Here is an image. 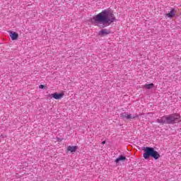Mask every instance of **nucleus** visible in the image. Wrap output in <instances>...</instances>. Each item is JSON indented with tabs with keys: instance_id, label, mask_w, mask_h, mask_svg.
I'll list each match as a JSON object with an SVG mask.
<instances>
[{
	"instance_id": "nucleus-11",
	"label": "nucleus",
	"mask_w": 181,
	"mask_h": 181,
	"mask_svg": "<svg viewBox=\"0 0 181 181\" xmlns=\"http://www.w3.org/2000/svg\"><path fill=\"white\" fill-rule=\"evenodd\" d=\"M125 159H127V158H125V156H119L115 160V162H116V163H119V162H121V160H125Z\"/></svg>"
},
{
	"instance_id": "nucleus-7",
	"label": "nucleus",
	"mask_w": 181,
	"mask_h": 181,
	"mask_svg": "<svg viewBox=\"0 0 181 181\" xmlns=\"http://www.w3.org/2000/svg\"><path fill=\"white\" fill-rule=\"evenodd\" d=\"M120 118L122 119H129V113L124 112L120 114Z\"/></svg>"
},
{
	"instance_id": "nucleus-2",
	"label": "nucleus",
	"mask_w": 181,
	"mask_h": 181,
	"mask_svg": "<svg viewBox=\"0 0 181 181\" xmlns=\"http://www.w3.org/2000/svg\"><path fill=\"white\" fill-rule=\"evenodd\" d=\"M181 118L180 115L177 113L171 114L169 115H165L160 117L156 120L158 124H161L164 125V124H177V122H180Z\"/></svg>"
},
{
	"instance_id": "nucleus-15",
	"label": "nucleus",
	"mask_w": 181,
	"mask_h": 181,
	"mask_svg": "<svg viewBox=\"0 0 181 181\" xmlns=\"http://www.w3.org/2000/svg\"><path fill=\"white\" fill-rule=\"evenodd\" d=\"M102 144H103V145L105 144V141H103L102 142Z\"/></svg>"
},
{
	"instance_id": "nucleus-3",
	"label": "nucleus",
	"mask_w": 181,
	"mask_h": 181,
	"mask_svg": "<svg viewBox=\"0 0 181 181\" xmlns=\"http://www.w3.org/2000/svg\"><path fill=\"white\" fill-rule=\"evenodd\" d=\"M144 151L143 158H144V159H148L151 157L156 159V160H158V159L160 158V154L152 147H146L144 148Z\"/></svg>"
},
{
	"instance_id": "nucleus-4",
	"label": "nucleus",
	"mask_w": 181,
	"mask_h": 181,
	"mask_svg": "<svg viewBox=\"0 0 181 181\" xmlns=\"http://www.w3.org/2000/svg\"><path fill=\"white\" fill-rule=\"evenodd\" d=\"M52 98H54V100H62L63 98V95H64V93H54L50 95Z\"/></svg>"
},
{
	"instance_id": "nucleus-5",
	"label": "nucleus",
	"mask_w": 181,
	"mask_h": 181,
	"mask_svg": "<svg viewBox=\"0 0 181 181\" xmlns=\"http://www.w3.org/2000/svg\"><path fill=\"white\" fill-rule=\"evenodd\" d=\"M111 33V31L107 28L102 29L100 31H99V36H105L107 35H110Z\"/></svg>"
},
{
	"instance_id": "nucleus-8",
	"label": "nucleus",
	"mask_w": 181,
	"mask_h": 181,
	"mask_svg": "<svg viewBox=\"0 0 181 181\" xmlns=\"http://www.w3.org/2000/svg\"><path fill=\"white\" fill-rule=\"evenodd\" d=\"M67 151L68 152H76V151H77V146H69L67 147Z\"/></svg>"
},
{
	"instance_id": "nucleus-9",
	"label": "nucleus",
	"mask_w": 181,
	"mask_h": 181,
	"mask_svg": "<svg viewBox=\"0 0 181 181\" xmlns=\"http://www.w3.org/2000/svg\"><path fill=\"white\" fill-rule=\"evenodd\" d=\"M175 8H173L170 13H166L165 16H168V18H173V16H175Z\"/></svg>"
},
{
	"instance_id": "nucleus-6",
	"label": "nucleus",
	"mask_w": 181,
	"mask_h": 181,
	"mask_svg": "<svg viewBox=\"0 0 181 181\" xmlns=\"http://www.w3.org/2000/svg\"><path fill=\"white\" fill-rule=\"evenodd\" d=\"M10 37H11L12 40H16V39L19 37V34H18V33L11 32Z\"/></svg>"
},
{
	"instance_id": "nucleus-1",
	"label": "nucleus",
	"mask_w": 181,
	"mask_h": 181,
	"mask_svg": "<svg viewBox=\"0 0 181 181\" xmlns=\"http://www.w3.org/2000/svg\"><path fill=\"white\" fill-rule=\"evenodd\" d=\"M114 22H115V16H114L112 11L110 9L103 10L96 16H94L92 19L93 25L99 28H107Z\"/></svg>"
},
{
	"instance_id": "nucleus-14",
	"label": "nucleus",
	"mask_w": 181,
	"mask_h": 181,
	"mask_svg": "<svg viewBox=\"0 0 181 181\" xmlns=\"http://www.w3.org/2000/svg\"><path fill=\"white\" fill-rule=\"evenodd\" d=\"M40 88H45V86L40 85Z\"/></svg>"
},
{
	"instance_id": "nucleus-10",
	"label": "nucleus",
	"mask_w": 181,
	"mask_h": 181,
	"mask_svg": "<svg viewBox=\"0 0 181 181\" xmlns=\"http://www.w3.org/2000/svg\"><path fill=\"white\" fill-rule=\"evenodd\" d=\"M155 87V85L153 83H149V84H146L143 86V88H146V90H151V88H153Z\"/></svg>"
},
{
	"instance_id": "nucleus-12",
	"label": "nucleus",
	"mask_w": 181,
	"mask_h": 181,
	"mask_svg": "<svg viewBox=\"0 0 181 181\" xmlns=\"http://www.w3.org/2000/svg\"><path fill=\"white\" fill-rule=\"evenodd\" d=\"M129 119H135L136 118H139V115L138 114L131 115L129 114Z\"/></svg>"
},
{
	"instance_id": "nucleus-13",
	"label": "nucleus",
	"mask_w": 181,
	"mask_h": 181,
	"mask_svg": "<svg viewBox=\"0 0 181 181\" xmlns=\"http://www.w3.org/2000/svg\"><path fill=\"white\" fill-rule=\"evenodd\" d=\"M62 141H63V139L58 138V142H62Z\"/></svg>"
}]
</instances>
